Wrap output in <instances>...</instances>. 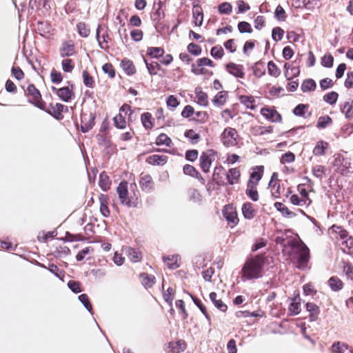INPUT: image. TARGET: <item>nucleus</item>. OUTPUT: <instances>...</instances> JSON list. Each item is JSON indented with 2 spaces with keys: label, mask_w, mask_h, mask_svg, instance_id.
I'll return each mask as SVG.
<instances>
[{
  "label": "nucleus",
  "mask_w": 353,
  "mask_h": 353,
  "mask_svg": "<svg viewBox=\"0 0 353 353\" xmlns=\"http://www.w3.org/2000/svg\"><path fill=\"white\" fill-rule=\"evenodd\" d=\"M77 29L78 33L82 37H88L90 34V30L88 26L84 22H79L77 24Z\"/></svg>",
  "instance_id": "nucleus-48"
},
{
  "label": "nucleus",
  "mask_w": 353,
  "mask_h": 353,
  "mask_svg": "<svg viewBox=\"0 0 353 353\" xmlns=\"http://www.w3.org/2000/svg\"><path fill=\"white\" fill-rule=\"evenodd\" d=\"M332 123V118L328 115L321 116L318 119L316 128L319 129H325Z\"/></svg>",
  "instance_id": "nucleus-42"
},
{
  "label": "nucleus",
  "mask_w": 353,
  "mask_h": 353,
  "mask_svg": "<svg viewBox=\"0 0 353 353\" xmlns=\"http://www.w3.org/2000/svg\"><path fill=\"white\" fill-rule=\"evenodd\" d=\"M155 143L157 145H164L170 147L172 144V140L168 135L164 133H161L157 137Z\"/></svg>",
  "instance_id": "nucleus-46"
},
{
  "label": "nucleus",
  "mask_w": 353,
  "mask_h": 353,
  "mask_svg": "<svg viewBox=\"0 0 353 353\" xmlns=\"http://www.w3.org/2000/svg\"><path fill=\"white\" fill-rule=\"evenodd\" d=\"M312 174L319 179H322L325 174V168L323 165H316L312 168Z\"/></svg>",
  "instance_id": "nucleus-57"
},
{
  "label": "nucleus",
  "mask_w": 353,
  "mask_h": 353,
  "mask_svg": "<svg viewBox=\"0 0 353 353\" xmlns=\"http://www.w3.org/2000/svg\"><path fill=\"white\" fill-rule=\"evenodd\" d=\"M216 152L213 150H208L201 154L199 162L200 167L203 172H209L212 162V156H214Z\"/></svg>",
  "instance_id": "nucleus-7"
},
{
  "label": "nucleus",
  "mask_w": 353,
  "mask_h": 353,
  "mask_svg": "<svg viewBox=\"0 0 353 353\" xmlns=\"http://www.w3.org/2000/svg\"><path fill=\"white\" fill-rule=\"evenodd\" d=\"M67 83L70 86V88L68 86L61 88L58 94L59 99L64 102H68L75 97L74 92L73 91L74 85L71 81H68Z\"/></svg>",
  "instance_id": "nucleus-10"
},
{
  "label": "nucleus",
  "mask_w": 353,
  "mask_h": 353,
  "mask_svg": "<svg viewBox=\"0 0 353 353\" xmlns=\"http://www.w3.org/2000/svg\"><path fill=\"white\" fill-rule=\"evenodd\" d=\"M329 231L330 233L335 235L336 239L339 237L341 242L348 236L347 232L341 226L334 225L329 229Z\"/></svg>",
  "instance_id": "nucleus-20"
},
{
  "label": "nucleus",
  "mask_w": 353,
  "mask_h": 353,
  "mask_svg": "<svg viewBox=\"0 0 353 353\" xmlns=\"http://www.w3.org/2000/svg\"><path fill=\"white\" fill-rule=\"evenodd\" d=\"M223 216L228 221V224L230 225L232 228L235 226L239 221L237 214L236 212L233 211L232 208L230 210L225 208L223 210Z\"/></svg>",
  "instance_id": "nucleus-14"
},
{
  "label": "nucleus",
  "mask_w": 353,
  "mask_h": 353,
  "mask_svg": "<svg viewBox=\"0 0 353 353\" xmlns=\"http://www.w3.org/2000/svg\"><path fill=\"white\" fill-rule=\"evenodd\" d=\"M147 70L152 76L157 75L159 71H164L161 65L156 61L148 62L146 59L143 58Z\"/></svg>",
  "instance_id": "nucleus-24"
},
{
  "label": "nucleus",
  "mask_w": 353,
  "mask_h": 353,
  "mask_svg": "<svg viewBox=\"0 0 353 353\" xmlns=\"http://www.w3.org/2000/svg\"><path fill=\"white\" fill-rule=\"evenodd\" d=\"M109 28L105 24H99L96 31V39L101 49L108 51V43L111 39L108 34Z\"/></svg>",
  "instance_id": "nucleus-2"
},
{
  "label": "nucleus",
  "mask_w": 353,
  "mask_h": 353,
  "mask_svg": "<svg viewBox=\"0 0 353 353\" xmlns=\"http://www.w3.org/2000/svg\"><path fill=\"white\" fill-rule=\"evenodd\" d=\"M39 266L47 268L49 272L53 274L56 277L59 278L61 281H63L65 272L64 270H60L55 264H49L48 267L47 268L46 265L39 263Z\"/></svg>",
  "instance_id": "nucleus-21"
},
{
  "label": "nucleus",
  "mask_w": 353,
  "mask_h": 353,
  "mask_svg": "<svg viewBox=\"0 0 353 353\" xmlns=\"http://www.w3.org/2000/svg\"><path fill=\"white\" fill-rule=\"evenodd\" d=\"M219 12L223 14H229L232 12V6L230 3H221L218 7Z\"/></svg>",
  "instance_id": "nucleus-61"
},
{
  "label": "nucleus",
  "mask_w": 353,
  "mask_h": 353,
  "mask_svg": "<svg viewBox=\"0 0 353 353\" xmlns=\"http://www.w3.org/2000/svg\"><path fill=\"white\" fill-rule=\"evenodd\" d=\"M192 14L194 19V23L196 26H201L203 23V14L202 8L199 5H194Z\"/></svg>",
  "instance_id": "nucleus-23"
},
{
  "label": "nucleus",
  "mask_w": 353,
  "mask_h": 353,
  "mask_svg": "<svg viewBox=\"0 0 353 353\" xmlns=\"http://www.w3.org/2000/svg\"><path fill=\"white\" fill-rule=\"evenodd\" d=\"M245 194L253 201H257L259 200V194L255 186H250L248 183H247Z\"/></svg>",
  "instance_id": "nucleus-52"
},
{
  "label": "nucleus",
  "mask_w": 353,
  "mask_h": 353,
  "mask_svg": "<svg viewBox=\"0 0 353 353\" xmlns=\"http://www.w3.org/2000/svg\"><path fill=\"white\" fill-rule=\"evenodd\" d=\"M264 172L263 165H257L252 168V172L250 173V179L248 181V185L256 186L258 185L259 181L261 179Z\"/></svg>",
  "instance_id": "nucleus-9"
},
{
  "label": "nucleus",
  "mask_w": 353,
  "mask_h": 353,
  "mask_svg": "<svg viewBox=\"0 0 353 353\" xmlns=\"http://www.w3.org/2000/svg\"><path fill=\"white\" fill-rule=\"evenodd\" d=\"M225 70L230 74L237 78H243L245 76L244 67L240 64L229 63L225 65Z\"/></svg>",
  "instance_id": "nucleus-11"
},
{
  "label": "nucleus",
  "mask_w": 353,
  "mask_h": 353,
  "mask_svg": "<svg viewBox=\"0 0 353 353\" xmlns=\"http://www.w3.org/2000/svg\"><path fill=\"white\" fill-rule=\"evenodd\" d=\"M140 187L142 190L150 192L153 190V183L152 176L149 174H145L141 177L139 181Z\"/></svg>",
  "instance_id": "nucleus-15"
},
{
  "label": "nucleus",
  "mask_w": 353,
  "mask_h": 353,
  "mask_svg": "<svg viewBox=\"0 0 353 353\" xmlns=\"http://www.w3.org/2000/svg\"><path fill=\"white\" fill-rule=\"evenodd\" d=\"M240 176V172L238 168L229 169L228 173L226 174L228 183L230 185H233L235 181H238Z\"/></svg>",
  "instance_id": "nucleus-39"
},
{
  "label": "nucleus",
  "mask_w": 353,
  "mask_h": 353,
  "mask_svg": "<svg viewBox=\"0 0 353 353\" xmlns=\"http://www.w3.org/2000/svg\"><path fill=\"white\" fill-rule=\"evenodd\" d=\"M62 69L65 72H71L74 68V65L73 61L70 59H63L61 62Z\"/></svg>",
  "instance_id": "nucleus-63"
},
{
  "label": "nucleus",
  "mask_w": 353,
  "mask_h": 353,
  "mask_svg": "<svg viewBox=\"0 0 353 353\" xmlns=\"http://www.w3.org/2000/svg\"><path fill=\"white\" fill-rule=\"evenodd\" d=\"M238 30L240 33H251L252 28L251 25L246 21H241L238 23Z\"/></svg>",
  "instance_id": "nucleus-64"
},
{
  "label": "nucleus",
  "mask_w": 353,
  "mask_h": 353,
  "mask_svg": "<svg viewBox=\"0 0 353 353\" xmlns=\"http://www.w3.org/2000/svg\"><path fill=\"white\" fill-rule=\"evenodd\" d=\"M341 112L343 113L346 119L353 117V101H345L341 105Z\"/></svg>",
  "instance_id": "nucleus-34"
},
{
  "label": "nucleus",
  "mask_w": 353,
  "mask_h": 353,
  "mask_svg": "<svg viewBox=\"0 0 353 353\" xmlns=\"http://www.w3.org/2000/svg\"><path fill=\"white\" fill-rule=\"evenodd\" d=\"M63 108H65V105L61 103H57L55 105L50 103L47 112L53 116L55 119L60 120L63 117L62 114Z\"/></svg>",
  "instance_id": "nucleus-13"
},
{
  "label": "nucleus",
  "mask_w": 353,
  "mask_h": 353,
  "mask_svg": "<svg viewBox=\"0 0 353 353\" xmlns=\"http://www.w3.org/2000/svg\"><path fill=\"white\" fill-rule=\"evenodd\" d=\"M334 160L333 167L334 170L342 175L352 172L350 161L347 158L341 154H336L334 156Z\"/></svg>",
  "instance_id": "nucleus-3"
},
{
  "label": "nucleus",
  "mask_w": 353,
  "mask_h": 353,
  "mask_svg": "<svg viewBox=\"0 0 353 353\" xmlns=\"http://www.w3.org/2000/svg\"><path fill=\"white\" fill-rule=\"evenodd\" d=\"M190 200L196 203H201L202 196L200 192L196 189H190L188 190Z\"/></svg>",
  "instance_id": "nucleus-51"
},
{
  "label": "nucleus",
  "mask_w": 353,
  "mask_h": 353,
  "mask_svg": "<svg viewBox=\"0 0 353 353\" xmlns=\"http://www.w3.org/2000/svg\"><path fill=\"white\" fill-rule=\"evenodd\" d=\"M295 3L299 4V7L302 4L307 10H312L316 6V0H295Z\"/></svg>",
  "instance_id": "nucleus-55"
},
{
  "label": "nucleus",
  "mask_w": 353,
  "mask_h": 353,
  "mask_svg": "<svg viewBox=\"0 0 353 353\" xmlns=\"http://www.w3.org/2000/svg\"><path fill=\"white\" fill-rule=\"evenodd\" d=\"M117 192L119 196L121 204L128 207H132V203L128 196V182L123 181L120 182L117 188Z\"/></svg>",
  "instance_id": "nucleus-5"
},
{
  "label": "nucleus",
  "mask_w": 353,
  "mask_h": 353,
  "mask_svg": "<svg viewBox=\"0 0 353 353\" xmlns=\"http://www.w3.org/2000/svg\"><path fill=\"white\" fill-rule=\"evenodd\" d=\"M328 147V143L323 141H319L314 146L312 153L315 156H322L325 153V150Z\"/></svg>",
  "instance_id": "nucleus-37"
},
{
  "label": "nucleus",
  "mask_w": 353,
  "mask_h": 353,
  "mask_svg": "<svg viewBox=\"0 0 353 353\" xmlns=\"http://www.w3.org/2000/svg\"><path fill=\"white\" fill-rule=\"evenodd\" d=\"M121 67L128 75H132L136 72L133 62L128 59H123L121 61Z\"/></svg>",
  "instance_id": "nucleus-30"
},
{
  "label": "nucleus",
  "mask_w": 353,
  "mask_h": 353,
  "mask_svg": "<svg viewBox=\"0 0 353 353\" xmlns=\"http://www.w3.org/2000/svg\"><path fill=\"white\" fill-rule=\"evenodd\" d=\"M316 88V83L312 79H305L301 85V89L303 92L314 91Z\"/></svg>",
  "instance_id": "nucleus-38"
},
{
  "label": "nucleus",
  "mask_w": 353,
  "mask_h": 353,
  "mask_svg": "<svg viewBox=\"0 0 353 353\" xmlns=\"http://www.w3.org/2000/svg\"><path fill=\"white\" fill-rule=\"evenodd\" d=\"M79 301L83 305L85 308L91 314L92 310V304L89 300L88 296L86 294H81L78 297Z\"/></svg>",
  "instance_id": "nucleus-54"
},
{
  "label": "nucleus",
  "mask_w": 353,
  "mask_h": 353,
  "mask_svg": "<svg viewBox=\"0 0 353 353\" xmlns=\"http://www.w3.org/2000/svg\"><path fill=\"white\" fill-rule=\"evenodd\" d=\"M284 35V30L280 27H275L272 30V38L274 41H281Z\"/></svg>",
  "instance_id": "nucleus-58"
},
{
  "label": "nucleus",
  "mask_w": 353,
  "mask_h": 353,
  "mask_svg": "<svg viewBox=\"0 0 353 353\" xmlns=\"http://www.w3.org/2000/svg\"><path fill=\"white\" fill-rule=\"evenodd\" d=\"M114 123L117 128L119 129H124L126 127V121L125 117L122 115L121 113L116 115L114 119Z\"/></svg>",
  "instance_id": "nucleus-50"
},
{
  "label": "nucleus",
  "mask_w": 353,
  "mask_h": 353,
  "mask_svg": "<svg viewBox=\"0 0 353 353\" xmlns=\"http://www.w3.org/2000/svg\"><path fill=\"white\" fill-rule=\"evenodd\" d=\"M168 160V157L165 155L153 154L149 156L146 161L151 165H163Z\"/></svg>",
  "instance_id": "nucleus-22"
},
{
  "label": "nucleus",
  "mask_w": 353,
  "mask_h": 353,
  "mask_svg": "<svg viewBox=\"0 0 353 353\" xmlns=\"http://www.w3.org/2000/svg\"><path fill=\"white\" fill-rule=\"evenodd\" d=\"M309 105L307 104H298L293 110V113L297 117L306 118L305 116V110H307Z\"/></svg>",
  "instance_id": "nucleus-53"
},
{
  "label": "nucleus",
  "mask_w": 353,
  "mask_h": 353,
  "mask_svg": "<svg viewBox=\"0 0 353 353\" xmlns=\"http://www.w3.org/2000/svg\"><path fill=\"white\" fill-rule=\"evenodd\" d=\"M329 287L334 292H338L343 288V283L337 276H332L327 281Z\"/></svg>",
  "instance_id": "nucleus-32"
},
{
  "label": "nucleus",
  "mask_w": 353,
  "mask_h": 353,
  "mask_svg": "<svg viewBox=\"0 0 353 353\" xmlns=\"http://www.w3.org/2000/svg\"><path fill=\"white\" fill-rule=\"evenodd\" d=\"M141 123L146 129H152L154 125V119L150 112H144L141 116Z\"/></svg>",
  "instance_id": "nucleus-36"
},
{
  "label": "nucleus",
  "mask_w": 353,
  "mask_h": 353,
  "mask_svg": "<svg viewBox=\"0 0 353 353\" xmlns=\"http://www.w3.org/2000/svg\"><path fill=\"white\" fill-rule=\"evenodd\" d=\"M183 172L185 174L189 175L195 179L201 178V174L196 170L194 166L190 164H186L183 166Z\"/></svg>",
  "instance_id": "nucleus-44"
},
{
  "label": "nucleus",
  "mask_w": 353,
  "mask_h": 353,
  "mask_svg": "<svg viewBox=\"0 0 353 353\" xmlns=\"http://www.w3.org/2000/svg\"><path fill=\"white\" fill-rule=\"evenodd\" d=\"M74 54V46L70 44L67 42H64L60 48V56L63 58L69 57Z\"/></svg>",
  "instance_id": "nucleus-28"
},
{
  "label": "nucleus",
  "mask_w": 353,
  "mask_h": 353,
  "mask_svg": "<svg viewBox=\"0 0 353 353\" xmlns=\"http://www.w3.org/2000/svg\"><path fill=\"white\" fill-rule=\"evenodd\" d=\"M237 132L234 128L228 127L221 134V139L224 146L234 147L237 144Z\"/></svg>",
  "instance_id": "nucleus-4"
},
{
  "label": "nucleus",
  "mask_w": 353,
  "mask_h": 353,
  "mask_svg": "<svg viewBox=\"0 0 353 353\" xmlns=\"http://www.w3.org/2000/svg\"><path fill=\"white\" fill-rule=\"evenodd\" d=\"M268 73L270 75L277 77L281 74V70L279 69L277 65L272 61H270L268 63Z\"/></svg>",
  "instance_id": "nucleus-59"
},
{
  "label": "nucleus",
  "mask_w": 353,
  "mask_h": 353,
  "mask_svg": "<svg viewBox=\"0 0 353 353\" xmlns=\"http://www.w3.org/2000/svg\"><path fill=\"white\" fill-rule=\"evenodd\" d=\"M339 94L336 92L332 91L323 96V101L330 105H334L336 103Z\"/></svg>",
  "instance_id": "nucleus-49"
},
{
  "label": "nucleus",
  "mask_w": 353,
  "mask_h": 353,
  "mask_svg": "<svg viewBox=\"0 0 353 353\" xmlns=\"http://www.w3.org/2000/svg\"><path fill=\"white\" fill-rule=\"evenodd\" d=\"M140 277L143 279L142 284L145 288H152L155 283V277L148 273H141Z\"/></svg>",
  "instance_id": "nucleus-43"
},
{
  "label": "nucleus",
  "mask_w": 353,
  "mask_h": 353,
  "mask_svg": "<svg viewBox=\"0 0 353 353\" xmlns=\"http://www.w3.org/2000/svg\"><path fill=\"white\" fill-rule=\"evenodd\" d=\"M306 310L310 312V319L311 321H315L318 319L320 312L319 307L313 303H307L305 304Z\"/></svg>",
  "instance_id": "nucleus-27"
},
{
  "label": "nucleus",
  "mask_w": 353,
  "mask_h": 353,
  "mask_svg": "<svg viewBox=\"0 0 353 353\" xmlns=\"http://www.w3.org/2000/svg\"><path fill=\"white\" fill-rule=\"evenodd\" d=\"M210 299L213 303L214 306L221 312H225L228 306L221 299H216L217 294L216 292H212L209 295Z\"/></svg>",
  "instance_id": "nucleus-33"
},
{
  "label": "nucleus",
  "mask_w": 353,
  "mask_h": 353,
  "mask_svg": "<svg viewBox=\"0 0 353 353\" xmlns=\"http://www.w3.org/2000/svg\"><path fill=\"white\" fill-rule=\"evenodd\" d=\"M111 181L105 172H102L99 175V185L103 191L110 188Z\"/></svg>",
  "instance_id": "nucleus-29"
},
{
  "label": "nucleus",
  "mask_w": 353,
  "mask_h": 353,
  "mask_svg": "<svg viewBox=\"0 0 353 353\" xmlns=\"http://www.w3.org/2000/svg\"><path fill=\"white\" fill-rule=\"evenodd\" d=\"M261 114L272 122H281L282 120L281 115L278 112L269 108H263L261 110Z\"/></svg>",
  "instance_id": "nucleus-12"
},
{
  "label": "nucleus",
  "mask_w": 353,
  "mask_h": 353,
  "mask_svg": "<svg viewBox=\"0 0 353 353\" xmlns=\"http://www.w3.org/2000/svg\"><path fill=\"white\" fill-rule=\"evenodd\" d=\"M85 115L81 117V130L83 133L88 132L94 125L95 115L93 114H90L89 115L88 121H85Z\"/></svg>",
  "instance_id": "nucleus-19"
},
{
  "label": "nucleus",
  "mask_w": 353,
  "mask_h": 353,
  "mask_svg": "<svg viewBox=\"0 0 353 353\" xmlns=\"http://www.w3.org/2000/svg\"><path fill=\"white\" fill-rule=\"evenodd\" d=\"M239 101L248 109L254 110L255 108L253 105L254 99L252 96L241 95L239 97Z\"/></svg>",
  "instance_id": "nucleus-45"
},
{
  "label": "nucleus",
  "mask_w": 353,
  "mask_h": 353,
  "mask_svg": "<svg viewBox=\"0 0 353 353\" xmlns=\"http://www.w3.org/2000/svg\"><path fill=\"white\" fill-rule=\"evenodd\" d=\"M224 168L222 166H217L214 168L212 174V181L219 186L223 185L225 184L223 180V176L224 174Z\"/></svg>",
  "instance_id": "nucleus-17"
},
{
  "label": "nucleus",
  "mask_w": 353,
  "mask_h": 353,
  "mask_svg": "<svg viewBox=\"0 0 353 353\" xmlns=\"http://www.w3.org/2000/svg\"><path fill=\"white\" fill-rule=\"evenodd\" d=\"M310 258V250L304 245L297 252V265L296 268L299 269L303 268L306 264L309 262Z\"/></svg>",
  "instance_id": "nucleus-8"
},
{
  "label": "nucleus",
  "mask_w": 353,
  "mask_h": 353,
  "mask_svg": "<svg viewBox=\"0 0 353 353\" xmlns=\"http://www.w3.org/2000/svg\"><path fill=\"white\" fill-rule=\"evenodd\" d=\"M265 257L263 254H257L248 259L241 269V280L243 281L258 279L263 276Z\"/></svg>",
  "instance_id": "nucleus-1"
},
{
  "label": "nucleus",
  "mask_w": 353,
  "mask_h": 353,
  "mask_svg": "<svg viewBox=\"0 0 353 353\" xmlns=\"http://www.w3.org/2000/svg\"><path fill=\"white\" fill-rule=\"evenodd\" d=\"M163 262L167 265L168 268L170 269L174 270L179 267L178 261L180 260V256L179 254L163 256Z\"/></svg>",
  "instance_id": "nucleus-16"
},
{
  "label": "nucleus",
  "mask_w": 353,
  "mask_h": 353,
  "mask_svg": "<svg viewBox=\"0 0 353 353\" xmlns=\"http://www.w3.org/2000/svg\"><path fill=\"white\" fill-rule=\"evenodd\" d=\"M27 94L31 96L33 100L28 101L40 109L44 108L45 103L41 100V95L39 90L33 85L30 84L26 90Z\"/></svg>",
  "instance_id": "nucleus-6"
},
{
  "label": "nucleus",
  "mask_w": 353,
  "mask_h": 353,
  "mask_svg": "<svg viewBox=\"0 0 353 353\" xmlns=\"http://www.w3.org/2000/svg\"><path fill=\"white\" fill-rule=\"evenodd\" d=\"M126 253L129 259L133 263L139 262L141 260V252L134 248H128Z\"/></svg>",
  "instance_id": "nucleus-41"
},
{
  "label": "nucleus",
  "mask_w": 353,
  "mask_h": 353,
  "mask_svg": "<svg viewBox=\"0 0 353 353\" xmlns=\"http://www.w3.org/2000/svg\"><path fill=\"white\" fill-rule=\"evenodd\" d=\"M83 84L90 88H92L95 85V82L93 77L89 74L87 70H83L82 73Z\"/></svg>",
  "instance_id": "nucleus-47"
},
{
  "label": "nucleus",
  "mask_w": 353,
  "mask_h": 353,
  "mask_svg": "<svg viewBox=\"0 0 353 353\" xmlns=\"http://www.w3.org/2000/svg\"><path fill=\"white\" fill-rule=\"evenodd\" d=\"M301 302L299 294L292 299V302L288 307V310L290 312V315H297L301 312Z\"/></svg>",
  "instance_id": "nucleus-26"
},
{
  "label": "nucleus",
  "mask_w": 353,
  "mask_h": 353,
  "mask_svg": "<svg viewBox=\"0 0 353 353\" xmlns=\"http://www.w3.org/2000/svg\"><path fill=\"white\" fill-rule=\"evenodd\" d=\"M228 97L227 91H220L214 96L212 102L214 106L221 107L225 103Z\"/></svg>",
  "instance_id": "nucleus-25"
},
{
  "label": "nucleus",
  "mask_w": 353,
  "mask_h": 353,
  "mask_svg": "<svg viewBox=\"0 0 353 353\" xmlns=\"http://www.w3.org/2000/svg\"><path fill=\"white\" fill-rule=\"evenodd\" d=\"M100 202V212L103 216L108 217L110 215V210L108 208V197L105 194H101L99 196Z\"/></svg>",
  "instance_id": "nucleus-18"
},
{
  "label": "nucleus",
  "mask_w": 353,
  "mask_h": 353,
  "mask_svg": "<svg viewBox=\"0 0 353 353\" xmlns=\"http://www.w3.org/2000/svg\"><path fill=\"white\" fill-rule=\"evenodd\" d=\"M174 290L172 288H168V290L163 293V299L165 301L170 305L172 306V301L174 299Z\"/></svg>",
  "instance_id": "nucleus-62"
},
{
  "label": "nucleus",
  "mask_w": 353,
  "mask_h": 353,
  "mask_svg": "<svg viewBox=\"0 0 353 353\" xmlns=\"http://www.w3.org/2000/svg\"><path fill=\"white\" fill-rule=\"evenodd\" d=\"M347 345L343 343L335 342L332 345V352L333 353H344L347 350Z\"/></svg>",
  "instance_id": "nucleus-56"
},
{
  "label": "nucleus",
  "mask_w": 353,
  "mask_h": 353,
  "mask_svg": "<svg viewBox=\"0 0 353 353\" xmlns=\"http://www.w3.org/2000/svg\"><path fill=\"white\" fill-rule=\"evenodd\" d=\"M165 50L161 47H148L146 54L151 58L159 59L163 57Z\"/></svg>",
  "instance_id": "nucleus-35"
},
{
  "label": "nucleus",
  "mask_w": 353,
  "mask_h": 353,
  "mask_svg": "<svg viewBox=\"0 0 353 353\" xmlns=\"http://www.w3.org/2000/svg\"><path fill=\"white\" fill-rule=\"evenodd\" d=\"M195 94L198 100L197 103L201 105L207 106L208 104V94L203 92L199 87L196 88Z\"/></svg>",
  "instance_id": "nucleus-40"
},
{
  "label": "nucleus",
  "mask_w": 353,
  "mask_h": 353,
  "mask_svg": "<svg viewBox=\"0 0 353 353\" xmlns=\"http://www.w3.org/2000/svg\"><path fill=\"white\" fill-rule=\"evenodd\" d=\"M255 210L252 208V204L250 202L243 203L242 206V213L245 219H252L255 216Z\"/></svg>",
  "instance_id": "nucleus-31"
},
{
  "label": "nucleus",
  "mask_w": 353,
  "mask_h": 353,
  "mask_svg": "<svg viewBox=\"0 0 353 353\" xmlns=\"http://www.w3.org/2000/svg\"><path fill=\"white\" fill-rule=\"evenodd\" d=\"M210 54L214 59H221L224 54V51L221 46H216L212 48Z\"/></svg>",
  "instance_id": "nucleus-60"
}]
</instances>
